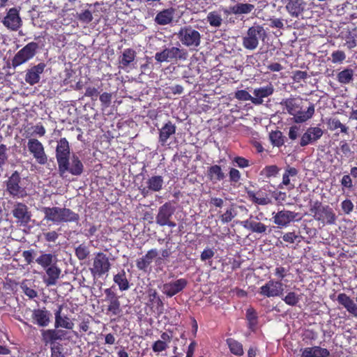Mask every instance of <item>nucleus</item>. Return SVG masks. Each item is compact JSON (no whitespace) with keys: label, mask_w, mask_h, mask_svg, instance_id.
Here are the masks:
<instances>
[{"label":"nucleus","mask_w":357,"mask_h":357,"mask_svg":"<svg viewBox=\"0 0 357 357\" xmlns=\"http://www.w3.org/2000/svg\"><path fill=\"white\" fill-rule=\"evenodd\" d=\"M42 211L45 214L44 220L52 222L55 225L61 222H75L79 219L78 214L66 208L44 207Z\"/></svg>","instance_id":"obj_1"},{"label":"nucleus","mask_w":357,"mask_h":357,"mask_svg":"<svg viewBox=\"0 0 357 357\" xmlns=\"http://www.w3.org/2000/svg\"><path fill=\"white\" fill-rule=\"evenodd\" d=\"M268 36L266 30L263 26L254 24L249 27L242 38V45L248 50H256L260 41H264Z\"/></svg>","instance_id":"obj_2"},{"label":"nucleus","mask_w":357,"mask_h":357,"mask_svg":"<svg viewBox=\"0 0 357 357\" xmlns=\"http://www.w3.org/2000/svg\"><path fill=\"white\" fill-rule=\"evenodd\" d=\"M178 38L183 45L193 49L201 43L200 33L190 26L181 28L178 33Z\"/></svg>","instance_id":"obj_3"},{"label":"nucleus","mask_w":357,"mask_h":357,"mask_svg":"<svg viewBox=\"0 0 357 357\" xmlns=\"http://www.w3.org/2000/svg\"><path fill=\"white\" fill-rule=\"evenodd\" d=\"M21 176L17 171H15L6 181V191L14 198L21 199L27 195L26 190L21 185Z\"/></svg>","instance_id":"obj_4"},{"label":"nucleus","mask_w":357,"mask_h":357,"mask_svg":"<svg viewBox=\"0 0 357 357\" xmlns=\"http://www.w3.org/2000/svg\"><path fill=\"white\" fill-rule=\"evenodd\" d=\"M188 53L185 50L176 47L165 48L161 52H156L155 59L159 62H170L174 60H185Z\"/></svg>","instance_id":"obj_5"},{"label":"nucleus","mask_w":357,"mask_h":357,"mask_svg":"<svg viewBox=\"0 0 357 357\" xmlns=\"http://www.w3.org/2000/svg\"><path fill=\"white\" fill-rule=\"evenodd\" d=\"M111 267L108 257L102 252H98L93 260L90 271L93 278H100L107 274Z\"/></svg>","instance_id":"obj_6"},{"label":"nucleus","mask_w":357,"mask_h":357,"mask_svg":"<svg viewBox=\"0 0 357 357\" xmlns=\"http://www.w3.org/2000/svg\"><path fill=\"white\" fill-rule=\"evenodd\" d=\"M175 207L170 203L166 202L159 207L158 214L155 217V222L160 226H169L174 228L176 224L172 220L175 213Z\"/></svg>","instance_id":"obj_7"},{"label":"nucleus","mask_w":357,"mask_h":357,"mask_svg":"<svg viewBox=\"0 0 357 357\" xmlns=\"http://www.w3.org/2000/svg\"><path fill=\"white\" fill-rule=\"evenodd\" d=\"M38 45L31 42L19 50L12 59V66L16 68L31 59L36 53Z\"/></svg>","instance_id":"obj_8"},{"label":"nucleus","mask_w":357,"mask_h":357,"mask_svg":"<svg viewBox=\"0 0 357 357\" xmlns=\"http://www.w3.org/2000/svg\"><path fill=\"white\" fill-rule=\"evenodd\" d=\"M27 149L37 163L45 165L48 160V156L45 153L43 144L37 139L31 138L27 142Z\"/></svg>","instance_id":"obj_9"},{"label":"nucleus","mask_w":357,"mask_h":357,"mask_svg":"<svg viewBox=\"0 0 357 357\" xmlns=\"http://www.w3.org/2000/svg\"><path fill=\"white\" fill-rule=\"evenodd\" d=\"M20 8L16 7L8 10L6 16L1 20V23L8 30L16 31L22 26V20L20 16Z\"/></svg>","instance_id":"obj_10"},{"label":"nucleus","mask_w":357,"mask_h":357,"mask_svg":"<svg viewBox=\"0 0 357 357\" xmlns=\"http://www.w3.org/2000/svg\"><path fill=\"white\" fill-rule=\"evenodd\" d=\"M70 159V160H68L64 165L58 168L59 174L64 176L66 172H69L74 176L81 175L84 170V165L79 157L73 154Z\"/></svg>","instance_id":"obj_11"},{"label":"nucleus","mask_w":357,"mask_h":357,"mask_svg":"<svg viewBox=\"0 0 357 357\" xmlns=\"http://www.w3.org/2000/svg\"><path fill=\"white\" fill-rule=\"evenodd\" d=\"M259 293L268 298L281 297L284 294L283 284L280 280H271L259 288Z\"/></svg>","instance_id":"obj_12"},{"label":"nucleus","mask_w":357,"mask_h":357,"mask_svg":"<svg viewBox=\"0 0 357 357\" xmlns=\"http://www.w3.org/2000/svg\"><path fill=\"white\" fill-rule=\"evenodd\" d=\"M11 213L16 220V222L20 225H26L31 220V213L28 206L22 203L16 202L13 204Z\"/></svg>","instance_id":"obj_13"},{"label":"nucleus","mask_w":357,"mask_h":357,"mask_svg":"<svg viewBox=\"0 0 357 357\" xmlns=\"http://www.w3.org/2000/svg\"><path fill=\"white\" fill-rule=\"evenodd\" d=\"M272 215L273 222L279 228H284L287 227L296 219L298 213L287 210H282L277 213L273 212Z\"/></svg>","instance_id":"obj_14"},{"label":"nucleus","mask_w":357,"mask_h":357,"mask_svg":"<svg viewBox=\"0 0 357 357\" xmlns=\"http://www.w3.org/2000/svg\"><path fill=\"white\" fill-rule=\"evenodd\" d=\"M70 146L66 138H61L57 142L56 147V158L58 163V168L64 165L68 160H70Z\"/></svg>","instance_id":"obj_15"},{"label":"nucleus","mask_w":357,"mask_h":357,"mask_svg":"<svg viewBox=\"0 0 357 357\" xmlns=\"http://www.w3.org/2000/svg\"><path fill=\"white\" fill-rule=\"evenodd\" d=\"M187 284L188 281L185 279L180 278L164 284L162 287V291L168 297H172L185 289Z\"/></svg>","instance_id":"obj_16"},{"label":"nucleus","mask_w":357,"mask_h":357,"mask_svg":"<svg viewBox=\"0 0 357 357\" xmlns=\"http://www.w3.org/2000/svg\"><path fill=\"white\" fill-rule=\"evenodd\" d=\"M324 131L319 127H310L303 134L301 138L300 145L305 146L315 143L323 135Z\"/></svg>","instance_id":"obj_17"},{"label":"nucleus","mask_w":357,"mask_h":357,"mask_svg":"<svg viewBox=\"0 0 357 357\" xmlns=\"http://www.w3.org/2000/svg\"><path fill=\"white\" fill-rule=\"evenodd\" d=\"M46 65L44 63H40L26 70L25 81L30 85H34L39 82L40 75L43 73Z\"/></svg>","instance_id":"obj_18"},{"label":"nucleus","mask_w":357,"mask_h":357,"mask_svg":"<svg viewBox=\"0 0 357 357\" xmlns=\"http://www.w3.org/2000/svg\"><path fill=\"white\" fill-rule=\"evenodd\" d=\"M63 305H59L57 309L54 311V327L56 328H63L71 330L74 327V323L70 319L68 316H62L61 312L63 310Z\"/></svg>","instance_id":"obj_19"},{"label":"nucleus","mask_w":357,"mask_h":357,"mask_svg":"<svg viewBox=\"0 0 357 357\" xmlns=\"http://www.w3.org/2000/svg\"><path fill=\"white\" fill-rule=\"evenodd\" d=\"M274 88L271 84L266 86L255 89L253 91L252 103L255 105H261L263 103V98H267L273 94Z\"/></svg>","instance_id":"obj_20"},{"label":"nucleus","mask_w":357,"mask_h":357,"mask_svg":"<svg viewBox=\"0 0 357 357\" xmlns=\"http://www.w3.org/2000/svg\"><path fill=\"white\" fill-rule=\"evenodd\" d=\"M337 301L338 303L344 306L347 311L354 316L357 317V302L354 301L346 294L341 293L338 294Z\"/></svg>","instance_id":"obj_21"},{"label":"nucleus","mask_w":357,"mask_h":357,"mask_svg":"<svg viewBox=\"0 0 357 357\" xmlns=\"http://www.w3.org/2000/svg\"><path fill=\"white\" fill-rule=\"evenodd\" d=\"M45 270L46 276L43 278L44 283L47 286L55 285L60 278L61 269L56 264L52 266L47 267Z\"/></svg>","instance_id":"obj_22"},{"label":"nucleus","mask_w":357,"mask_h":357,"mask_svg":"<svg viewBox=\"0 0 357 357\" xmlns=\"http://www.w3.org/2000/svg\"><path fill=\"white\" fill-rule=\"evenodd\" d=\"M51 313L45 307L34 310L32 312V318L34 323L39 326H47L50 322Z\"/></svg>","instance_id":"obj_23"},{"label":"nucleus","mask_w":357,"mask_h":357,"mask_svg":"<svg viewBox=\"0 0 357 357\" xmlns=\"http://www.w3.org/2000/svg\"><path fill=\"white\" fill-rule=\"evenodd\" d=\"M314 111L315 109L313 104H310L306 110L303 109V105H301V109L297 110V112L292 116L293 121L296 123H302L306 122L313 116Z\"/></svg>","instance_id":"obj_24"},{"label":"nucleus","mask_w":357,"mask_h":357,"mask_svg":"<svg viewBox=\"0 0 357 357\" xmlns=\"http://www.w3.org/2000/svg\"><path fill=\"white\" fill-rule=\"evenodd\" d=\"M316 220L321 221L323 223L333 224L335 220V215L333 210L328 207H322L319 208L314 215Z\"/></svg>","instance_id":"obj_25"},{"label":"nucleus","mask_w":357,"mask_h":357,"mask_svg":"<svg viewBox=\"0 0 357 357\" xmlns=\"http://www.w3.org/2000/svg\"><path fill=\"white\" fill-rule=\"evenodd\" d=\"M301 357H328L330 355L327 349L319 346L301 349Z\"/></svg>","instance_id":"obj_26"},{"label":"nucleus","mask_w":357,"mask_h":357,"mask_svg":"<svg viewBox=\"0 0 357 357\" xmlns=\"http://www.w3.org/2000/svg\"><path fill=\"white\" fill-rule=\"evenodd\" d=\"M298 173V172L296 168L288 166L283 174L280 188L284 185L287 187V190H293L295 188V185L291 182V179L292 181H294V178L296 177Z\"/></svg>","instance_id":"obj_27"},{"label":"nucleus","mask_w":357,"mask_h":357,"mask_svg":"<svg viewBox=\"0 0 357 357\" xmlns=\"http://www.w3.org/2000/svg\"><path fill=\"white\" fill-rule=\"evenodd\" d=\"M158 252L156 249H151L142 257L136 261V266L139 270L146 271L148 266L152 263L153 260L158 256Z\"/></svg>","instance_id":"obj_28"},{"label":"nucleus","mask_w":357,"mask_h":357,"mask_svg":"<svg viewBox=\"0 0 357 357\" xmlns=\"http://www.w3.org/2000/svg\"><path fill=\"white\" fill-rule=\"evenodd\" d=\"M172 337L167 333L164 332L160 335V339L155 341L152 345V349L155 353H160L167 350L172 342Z\"/></svg>","instance_id":"obj_29"},{"label":"nucleus","mask_w":357,"mask_h":357,"mask_svg":"<svg viewBox=\"0 0 357 357\" xmlns=\"http://www.w3.org/2000/svg\"><path fill=\"white\" fill-rule=\"evenodd\" d=\"M176 132V126L168 121L160 129L159 133V142L161 145L165 146L167 139Z\"/></svg>","instance_id":"obj_30"},{"label":"nucleus","mask_w":357,"mask_h":357,"mask_svg":"<svg viewBox=\"0 0 357 357\" xmlns=\"http://www.w3.org/2000/svg\"><path fill=\"white\" fill-rule=\"evenodd\" d=\"M241 225L246 229L252 232L262 234L266 232L267 227L260 222L252 220L250 218L241 222Z\"/></svg>","instance_id":"obj_31"},{"label":"nucleus","mask_w":357,"mask_h":357,"mask_svg":"<svg viewBox=\"0 0 357 357\" xmlns=\"http://www.w3.org/2000/svg\"><path fill=\"white\" fill-rule=\"evenodd\" d=\"M286 8L292 17H298L304 10V3L303 0H289Z\"/></svg>","instance_id":"obj_32"},{"label":"nucleus","mask_w":357,"mask_h":357,"mask_svg":"<svg viewBox=\"0 0 357 357\" xmlns=\"http://www.w3.org/2000/svg\"><path fill=\"white\" fill-rule=\"evenodd\" d=\"M302 101L296 98H287L281 102V105L286 109L287 113L293 116L294 113L301 109Z\"/></svg>","instance_id":"obj_33"},{"label":"nucleus","mask_w":357,"mask_h":357,"mask_svg":"<svg viewBox=\"0 0 357 357\" xmlns=\"http://www.w3.org/2000/svg\"><path fill=\"white\" fill-rule=\"evenodd\" d=\"M36 261L44 269L56 264L58 259L56 255L50 253H43L36 259Z\"/></svg>","instance_id":"obj_34"},{"label":"nucleus","mask_w":357,"mask_h":357,"mask_svg":"<svg viewBox=\"0 0 357 357\" xmlns=\"http://www.w3.org/2000/svg\"><path fill=\"white\" fill-rule=\"evenodd\" d=\"M255 9V6L251 3H238L230 6V10L234 15H246L250 13Z\"/></svg>","instance_id":"obj_35"},{"label":"nucleus","mask_w":357,"mask_h":357,"mask_svg":"<svg viewBox=\"0 0 357 357\" xmlns=\"http://www.w3.org/2000/svg\"><path fill=\"white\" fill-rule=\"evenodd\" d=\"M136 52L134 50L128 48L123 50L119 59L120 65L124 68L130 66L135 60Z\"/></svg>","instance_id":"obj_36"},{"label":"nucleus","mask_w":357,"mask_h":357,"mask_svg":"<svg viewBox=\"0 0 357 357\" xmlns=\"http://www.w3.org/2000/svg\"><path fill=\"white\" fill-rule=\"evenodd\" d=\"M147 188L153 192H159L163 186L164 181L161 176H153L147 181Z\"/></svg>","instance_id":"obj_37"},{"label":"nucleus","mask_w":357,"mask_h":357,"mask_svg":"<svg viewBox=\"0 0 357 357\" xmlns=\"http://www.w3.org/2000/svg\"><path fill=\"white\" fill-rule=\"evenodd\" d=\"M173 20V11L169 9L164 10L157 14L155 21L160 25L169 24Z\"/></svg>","instance_id":"obj_38"},{"label":"nucleus","mask_w":357,"mask_h":357,"mask_svg":"<svg viewBox=\"0 0 357 357\" xmlns=\"http://www.w3.org/2000/svg\"><path fill=\"white\" fill-rule=\"evenodd\" d=\"M114 282L119 286L121 291L128 290L130 287L124 270L121 271L114 276Z\"/></svg>","instance_id":"obj_39"},{"label":"nucleus","mask_w":357,"mask_h":357,"mask_svg":"<svg viewBox=\"0 0 357 357\" xmlns=\"http://www.w3.org/2000/svg\"><path fill=\"white\" fill-rule=\"evenodd\" d=\"M354 70L345 68L337 75V79L342 84H348L354 80Z\"/></svg>","instance_id":"obj_40"},{"label":"nucleus","mask_w":357,"mask_h":357,"mask_svg":"<svg viewBox=\"0 0 357 357\" xmlns=\"http://www.w3.org/2000/svg\"><path fill=\"white\" fill-rule=\"evenodd\" d=\"M206 21L211 26L219 28L222 24L223 19L219 12L214 10L208 13Z\"/></svg>","instance_id":"obj_41"},{"label":"nucleus","mask_w":357,"mask_h":357,"mask_svg":"<svg viewBox=\"0 0 357 357\" xmlns=\"http://www.w3.org/2000/svg\"><path fill=\"white\" fill-rule=\"evenodd\" d=\"M42 340L45 345L50 344L52 347L54 344H57L56 339L54 333V329H43L41 330Z\"/></svg>","instance_id":"obj_42"},{"label":"nucleus","mask_w":357,"mask_h":357,"mask_svg":"<svg viewBox=\"0 0 357 357\" xmlns=\"http://www.w3.org/2000/svg\"><path fill=\"white\" fill-rule=\"evenodd\" d=\"M149 301L152 305L157 306L158 310L162 311L163 303L160 298L158 296L155 289H149L147 291Z\"/></svg>","instance_id":"obj_43"},{"label":"nucleus","mask_w":357,"mask_h":357,"mask_svg":"<svg viewBox=\"0 0 357 357\" xmlns=\"http://www.w3.org/2000/svg\"><path fill=\"white\" fill-rule=\"evenodd\" d=\"M246 319L248 322V327L252 330H255L257 324L258 317L254 308L249 307L246 310Z\"/></svg>","instance_id":"obj_44"},{"label":"nucleus","mask_w":357,"mask_h":357,"mask_svg":"<svg viewBox=\"0 0 357 357\" xmlns=\"http://www.w3.org/2000/svg\"><path fill=\"white\" fill-rule=\"evenodd\" d=\"M108 301L107 311L110 312L113 315L119 314L121 311L119 298L117 296H112V298H109Z\"/></svg>","instance_id":"obj_45"},{"label":"nucleus","mask_w":357,"mask_h":357,"mask_svg":"<svg viewBox=\"0 0 357 357\" xmlns=\"http://www.w3.org/2000/svg\"><path fill=\"white\" fill-rule=\"evenodd\" d=\"M328 126L331 130H335L340 128V131L343 133L348 132V127L342 124L340 121L337 118H331L328 121Z\"/></svg>","instance_id":"obj_46"},{"label":"nucleus","mask_w":357,"mask_h":357,"mask_svg":"<svg viewBox=\"0 0 357 357\" xmlns=\"http://www.w3.org/2000/svg\"><path fill=\"white\" fill-rule=\"evenodd\" d=\"M208 176L211 181L216 182L224 178V174L218 165H213L208 170Z\"/></svg>","instance_id":"obj_47"},{"label":"nucleus","mask_w":357,"mask_h":357,"mask_svg":"<svg viewBox=\"0 0 357 357\" xmlns=\"http://www.w3.org/2000/svg\"><path fill=\"white\" fill-rule=\"evenodd\" d=\"M227 344L232 354L237 356H241L243 354V347L238 342L233 339H229L227 340Z\"/></svg>","instance_id":"obj_48"},{"label":"nucleus","mask_w":357,"mask_h":357,"mask_svg":"<svg viewBox=\"0 0 357 357\" xmlns=\"http://www.w3.org/2000/svg\"><path fill=\"white\" fill-rule=\"evenodd\" d=\"M237 215L235 208L231 206L226 211L220 216V220L222 223H228L231 222Z\"/></svg>","instance_id":"obj_49"},{"label":"nucleus","mask_w":357,"mask_h":357,"mask_svg":"<svg viewBox=\"0 0 357 357\" xmlns=\"http://www.w3.org/2000/svg\"><path fill=\"white\" fill-rule=\"evenodd\" d=\"M346 54L342 50H335L331 53V61L334 64H341L346 59Z\"/></svg>","instance_id":"obj_50"},{"label":"nucleus","mask_w":357,"mask_h":357,"mask_svg":"<svg viewBox=\"0 0 357 357\" xmlns=\"http://www.w3.org/2000/svg\"><path fill=\"white\" fill-rule=\"evenodd\" d=\"M269 139L274 146L279 147L284 144L282 134L280 131L276 130L271 132L269 135Z\"/></svg>","instance_id":"obj_51"},{"label":"nucleus","mask_w":357,"mask_h":357,"mask_svg":"<svg viewBox=\"0 0 357 357\" xmlns=\"http://www.w3.org/2000/svg\"><path fill=\"white\" fill-rule=\"evenodd\" d=\"M9 157V148L3 144H0V169L7 163Z\"/></svg>","instance_id":"obj_52"},{"label":"nucleus","mask_w":357,"mask_h":357,"mask_svg":"<svg viewBox=\"0 0 357 357\" xmlns=\"http://www.w3.org/2000/svg\"><path fill=\"white\" fill-rule=\"evenodd\" d=\"M284 303L290 306L296 305L300 301V296L295 292H289L284 297L282 298Z\"/></svg>","instance_id":"obj_53"},{"label":"nucleus","mask_w":357,"mask_h":357,"mask_svg":"<svg viewBox=\"0 0 357 357\" xmlns=\"http://www.w3.org/2000/svg\"><path fill=\"white\" fill-rule=\"evenodd\" d=\"M89 253L90 252L89 248L83 244L79 245L75 249V255L79 260L86 259L89 255Z\"/></svg>","instance_id":"obj_54"},{"label":"nucleus","mask_w":357,"mask_h":357,"mask_svg":"<svg viewBox=\"0 0 357 357\" xmlns=\"http://www.w3.org/2000/svg\"><path fill=\"white\" fill-rule=\"evenodd\" d=\"M51 357H66L63 354V347L61 344L50 347Z\"/></svg>","instance_id":"obj_55"},{"label":"nucleus","mask_w":357,"mask_h":357,"mask_svg":"<svg viewBox=\"0 0 357 357\" xmlns=\"http://www.w3.org/2000/svg\"><path fill=\"white\" fill-rule=\"evenodd\" d=\"M235 98L239 100H250L252 102L253 97L245 90H239L235 93Z\"/></svg>","instance_id":"obj_56"},{"label":"nucleus","mask_w":357,"mask_h":357,"mask_svg":"<svg viewBox=\"0 0 357 357\" xmlns=\"http://www.w3.org/2000/svg\"><path fill=\"white\" fill-rule=\"evenodd\" d=\"M78 20L85 24L90 23L93 20L91 12L89 10H85L78 15Z\"/></svg>","instance_id":"obj_57"},{"label":"nucleus","mask_w":357,"mask_h":357,"mask_svg":"<svg viewBox=\"0 0 357 357\" xmlns=\"http://www.w3.org/2000/svg\"><path fill=\"white\" fill-rule=\"evenodd\" d=\"M56 339L57 341L67 340L70 339L69 332L63 329L54 328Z\"/></svg>","instance_id":"obj_58"},{"label":"nucleus","mask_w":357,"mask_h":357,"mask_svg":"<svg viewBox=\"0 0 357 357\" xmlns=\"http://www.w3.org/2000/svg\"><path fill=\"white\" fill-rule=\"evenodd\" d=\"M341 206L346 214H349L354 209V204L349 199L344 200L341 204Z\"/></svg>","instance_id":"obj_59"},{"label":"nucleus","mask_w":357,"mask_h":357,"mask_svg":"<svg viewBox=\"0 0 357 357\" xmlns=\"http://www.w3.org/2000/svg\"><path fill=\"white\" fill-rule=\"evenodd\" d=\"M100 100L103 107H109L112 101V94L109 93H103L100 96Z\"/></svg>","instance_id":"obj_60"},{"label":"nucleus","mask_w":357,"mask_h":357,"mask_svg":"<svg viewBox=\"0 0 357 357\" xmlns=\"http://www.w3.org/2000/svg\"><path fill=\"white\" fill-rule=\"evenodd\" d=\"M267 177L275 176L279 172V168L275 165L267 166L264 169Z\"/></svg>","instance_id":"obj_61"},{"label":"nucleus","mask_w":357,"mask_h":357,"mask_svg":"<svg viewBox=\"0 0 357 357\" xmlns=\"http://www.w3.org/2000/svg\"><path fill=\"white\" fill-rule=\"evenodd\" d=\"M298 238L299 236L295 234L294 232H287L282 236L283 241L289 243H294V241H296Z\"/></svg>","instance_id":"obj_62"},{"label":"nucleus","mask_w":357,"mask_h":357,"mask_svg":"<svg viewBox=\"0 0 357 357\" xmlns=\"http://www.w3.org/2000/svg\"><path fill=\"white\" fill-rule=\"evenodd\" d=\"M257 204L267 205L271 203V199L268 195H264L262 192H259V197L257 199Z\"/></svg>","instance_id":"obj_63"},{"label":"nucleus","mask_w":357,"mask_h":357,"mask_svg":"<svg viewBox=\"0 0 357 357\" xmlns=\"http://www.w3.org/2000/svg\"><path fill=\"white\" fill-rule=\"evenodd\" d=\"M214 254L215 253L212 249L206 248L202 252L200 257L202 261H206L212 258L214 256Z\"/></svg>","instance_id":"obj_64"}]
</instances>
